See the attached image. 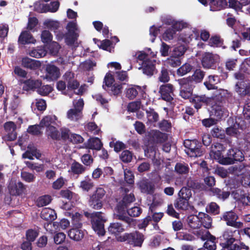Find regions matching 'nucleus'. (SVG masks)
<instances>
[{"instance_id": "nucleus-46", "label": "nucleus", "mask_w": 250, "mask_h": 250, "mask_svg": "<svg viewBox=\"0 0 250 250\" xmlns=\"http://www.w3.org/2000/svg\"><path fill=\"white\" fill-rule=\"evenodd\" d=\"M192 69V66L189 63H186L180 67L177 71L178 76H184L189 72Z\"/></svg>"}, {"instance_id": "nucleus-28", "label": "nucleus", "mask_w": 250, "mask_h": 250, "mask_svg": "<svg viewBox=\"0 0 250 250\" xmlns=\"http://www.w3.org/2000/svg\"><path fill=\"white\" fill-rule=\"evenodd\" d=\"M180 87L187 88L188 89L193 90L196 84L190 77L179 79L177 80Z\"/></svg>"}, {"instance_id": "nucleus-47", "label": "nucleus", "mask_w": 250, "mask_h": 250, "mask_svg": "<svg viewBox=\"0 0 250 250\" xmlns=\"http://www.w3.org/2000/svg\"><path fill=\"white\" fill-rule=\"evenodd\" d=\"M115 80L113 75L110 73H106L104 78V84L103 85V88L105 89L107 87H110V86L113 84Z\"/></svg>"}, {"instance_id": "nucleus-58", "label": "nucleus", "mask_w": 250, "mask_h": 250, "mask_svg": "<svg viewBox=\"0 0 250 250\" xmlns=\"http://www.w3.org/2000/svg\"><path fill=\"white\" fill-rule=\"evenodd\" d=\"M142 212V209L139 207H134L129 209H126V213L133 217L139 216Z\"/></svg>"}, {"instance_id": "nucleus-48", "label": "nucleus", "mask_w": 250, "mask_h": 250, "mask_svg": "<svg viewBox=\"0 0 250 250\" xmlns=\"http://www.w3.org/2000/svg\"><path fill=\"white\" fill-rule=\"evenodd\" d=\"M60 3L58 1H52L50 4L43 5L45 12H56L59 9Z\"/></svg>"}, {"instance_id": "nucleus-26", "label": "nucleus", "mask_w": 250, "mask_h": 250, "mask_svg": "<svg viewBox=\"0 0 250 250\" xmlns=\"http://www.w3.org/2000/svg\"><path fill=\"white\" fill-rule=\"evenodd\" d=\"M189 169L188 165L185 162H178L174 167V172L178 175H187Z\"/></svg>"}, {"instance_id": "nucleus-19", "label": "nucleus", "mask_w": 250, "mask_h": 250, "mask_svg": "<svg viewBox=\"0 0 250 250\" xmlns=\"http://www.w3.org/2000/svg\"><path fill=\"white\" fill-rule=\"evenodd\" d=\"M23 89L24 90L28 91L38 89L42 84V82L41 80L33 79L32 78L25 80L23 82Z\"/></svg>"}, {"instance_id": "nucleus-9", "label": "nucleus", "mask_w": 250, "mask_h": 250, "mask_svg": "<svg viewBox=\"0 0 250 250\" xmlns=\"http://www.w3.org/2000/svg\"><path fill=\"white\" fill-rule=\"evenodd\" d=\"M238 219L237 214L232 210L226 211L220 216V220L226 222L227 226L240 229L243 227V223L237 221Z\"/></svg>"}, {"instance_id": "nucleus-11", "label": "nucleus", "mask_w": 250, "mask_h": 250, "mask_svg": "<svg viewBox=\"0 0 250 250\" xmlns=\"http://www.w3.org/2000/svg\"><path fill=\"white\" fill-rule=\"evenodd\" d=\"M244 160V155L242 151L237 148H233L228 150L226 159L223 163L230 165L235 162H242Z\"/></svg>"}, {"instance_id": "nucleus-27", "label": "nucleus", "mask_w": 250, "mask_h": 250, "mask_svg": "<svg viewBox=\"0 0 250 250\" xmlns=\"http://www.w3.org/2000/svg\"><path fill=\"white\" fill-rule=\"evenodd\" d=\"M198 217H199L201 225H203L206 229H209L211 227L212 218L208 214L200 212L198 213Z\"/></svg>"}, {"instance_id": "nucleus-4", "label": "nucleus", "mask_w": 250, "mask_h": 250, "mask_svg": "<svg viewBox=\"0 0 250 250\" xmlns=\"http://www.w3.org/2000/svg\"><path fill=\"white\" fill-rule=\"evenodd\" d=\"M118 241L126 242L127 244L135 247H141L144 241V235L138 231L125 233L117 237Z\"/></svg>"}, {"instance_id": "nucleus-20", "label": "nucleus", "mask_w": 250, "mask_h": 250, "mask_svg": "<svg viewBox=\"0 0 250 250\" xmlns=\"http://www.w3.org/2000/svg\"><path fill=\"white\" fill-rule=\"evenodd\" d=\"M21 64L24 67L29 68L31 70L38 69L41 65L40 61L28 57L22 58Z\"/></svg>"}, {"instance_id": "nucleus-57", "label": "nucleus", "mask_w": 250, "mask_h": 250, "mask_svg": "<svg viewBox=\"0 0 250 250\" xmlns=\"http://www.w3.org/2000/svg\"><path fill=\"white\" fill-rule=\"evenodd\" d=\"M46 54V51L42 48L33 49L29 53L30 56L36 58H40L44 57L45 56Z\"/></svg>"}, {"instance_id": "nucleus-53", "label": "nucleus", "mask_w": 250, "mask_h": 250, "mask_svg": "<svg viewBox=\"0 0 250 250\" xmlns=\"http://www.w3.org/2000/svg\"><path fill=\"white\" fill-rule=\"evenodd\" d=\"M60 195L62 198L70 201L71 199H76L77 197V195L69 189L62 190L60 192Z\"/></svg>"}, {"instance_id": "nucleus-51", "label": "nucleus", "mask_w": 250, "mask_h": 250, "mask_svg": "<svg viewBox=\"0 0 250 250\" xmlns=\"http://www.w3.org/2000/svg\"><path fill=\"white\" fill-rule=\"evenodd\" d=\"M136 61L139 63V65L141 66L143 63L145 62L146 61H150L148 55L144 51H141L138 53H136Z\"/></svg>"}, {"instance_id": "nucleus-22", "label": "nucleus", "mask_w": 250, "mask_h": 250, "mask_svg": "<svg viewBox=\"0 0 250 250\" xmlns=\"http://www.w3.org/2000/svg\"><path fill=\"white\" fill-rule=\"evenodd\" d=\"M234 198L245 206H250V195L244 191L237 190L234 194Z\"/></svg>"}, {"instance_id": "nucleus-55", "label": "nucleus", "mask_w": 250, "mask_h": 250, "mask_svg": "<svg viewBox=\"0 0 250 250\" xmlns=\"http://www.w3.org/2000/svg\"><path fill=\"white\" fill-rule=\"evenodd\" d=\"M167 63L171 67H175L181 65V61L179 57L172 55L167 59Z\"/></svg>"}, {"instance_id": "nucleus-12", "label": "nucleus", "mask_w": 250, "mask_h": 250, "mask_svg": "<svg viewBox=\"0 0 250 250\" xmlns=\"http://www.w3.org/2000/svg\"><path fill=\"white\" fill-rule=\"evenodd\" d=\"M73 104L74 108H71L68 110L67 117L71 120L78 121L82 117L84 102L83 99H80Z\"/></svg>"}, {"instance_id": "nucleus-31", "label": "nucleus", "mask_w": 250, "mask_h": 250, "mask_svg": "<svg viewBox=\"0 0 250 250\" xmlns=\"http://www.w3.org/2000/svg\"><path fill=\"white\" fill-rule=\"evenodd\" d=\"M70 169L73 175H78L83 174L87 169L85 166L76 161L71 164Z\"/></svg>"}, {"instance_id": "nucleus-61", "label": "nucleus", "mask_w": 250, "mask_h": 250, "mask_svg": "<svg viewBox=\"0 0 250 250\" xmlns=\"http://www.w3.org/2000/svg\"><path fill=\"white\" fill-rule=\"evenodd\" d=\"M53 89L52 86L50 85H45L39 87L37 89V92L41 95L44 96H47L52 91Z\"/></svg>"}, {"instance_id": "nucleus-23", "label": "nucleus", "mask_w": 250, "mask_h": 250, "mask_svg": "<svg viewBox=\"0 0 250 250\" xmlns=\"http://www.w3.org/2000/svg\"><path fill=\"white\" fill-rule=\"evenodd\" d=\"M141 192L147 194H151L154 191V186L146 180L142 181L138 184Z\"/></svg>"}, {"instance_id": "nucleus-42", "label": "nucleus", "mask_w": 250, "mask_h": 250, "mask_svg": "<svg viewBox=\"0 0 250 250\" xmlns=\"http://www.w3.org/2000/svg\"><path fill=\"white\" fill-rule=\"evenodd\" d=\"M205 76V72L201 69H196L193 75L190 77L195 83H200L202 81Z\"/></svg>"}, {"instance_id": "nucleus-49", "label": "nucleus", "mask_w": 250, "mask_h": 250, "mask_svg": "<svg viewBox=\"0 0 250 250\" xmlns=\"http://www.w3.org/2000/svg\"><path fill=\"white\" fill-rule=\"evenodd\" d=\"M83 216L78 212L75 213L72 217V224L76 228H81L82 226V218Z\"/></svg>"}, {"instance_id": "nucleus-44", "label": "nucleus", "mask_w": 250, "mask_h": 250, "mask_svg": "<svg viewBox=\"0 0 250 250\" xmlns=\"http://www.w3.org/2000/svg\"><path fill=\"white\" fill-rule=\"evenodd\" d=\"M48 136L52 140L59 141L61 140L60 133L57 128L54 126H50L49 129H47Z\"/></svg>"}, {"instance_id": "nucleus-54", "label": "nucleus", "mask_w": 250, "mask_h": 250, "mask_svg": "<svg viewBox=\"0 0 250 250\" xmlns=\"http://www.w3.org/2000/svg\"><path fill=\"white\" fill-rule=\"evenodd\" d=\"M210 5L215 6L218 10L225 8L228 7L227 0H210Z\"/></svg>"}, {"instance_id": "nucleus-16", "label": "nucleus", "mask_w": 250, "mask_h": 250, "mask_svg": "<svg viewBox=\"0 0 250 250\" xmlns=\"http://www.w3.org/2000/svg\"><path fill=\"white\" fill-rule=\"evenodd\" d=\"M8 189L10 195L17 196L22 194L25 189V187L21 182H19L17 183L11 182L8 186Z\"/></svg>"}, {"instance_id": "nucleus-5", "label": "nucleus", "mask_w": 250, "mask_h": 250, "mask_svg": "<svg viewBox=\"0 0 250 250\" xmlns=\"http://www.w3.org/2000/svg\"><path fill=\"white\" fill-rule=\"evenodd\" d=\"M191 195L190 189L186 187H183L179 191L178 197L174 201L175 208L177 210L188 209L189 206L188 201Z\"/></svg>"}, {"instance_id": "nucleus-33", "label": "nucleus", "mask_w": 250, "mask_h": 250, "mask_svg": "<svg viewBox=\"0 0 250 250\" xmlns=\"http://www.w3.org/2000/svg\"><path fill=\"white\" fill-rule=\"evenodd\" d=\"M210 191L212 193L214 196L223 200L228 198L230 195L229 191L224 190V189H221L217 188H211Z\"/></svg>"}, {"instance_id": "nucleus-2", "label": "nucleus", "mask_w": 250, "mask_h": 250, "mask_svg": "<svg viewBox=\"0 0 250 250\" xmlns=\"http://www.w3.org/2000/svg\"><path fill=\"white\" fill-rule=\"evenodd\" d=\"M135 201V197L133 193L125 194L116 206V214H115V218L129 225L133 219L126 215V211L128 206Z\"/></svg>"}, {"instance_id": "nucleus-56", "label": "nucleus", "mask_w": 250, "mask_h": 250, "mask_svg": "<svg viewBox=\"0 0 250 250\" xmlns=\"http://www.w3.org/2000/svg\"><path fill=\"white\" fill-rule=\"evenodd\" d=\"M109 146L111 147H114V150L116 152H119L126 148V145L122 142L118 141L116 142H111L109 143Z\"/></svg>"}, {"instance_id": "nucleus-29", "label": "nucleus", "mask_w": 250, "mask_h": 250, "mask_svg": "<svg viewBox=\"0 0 250 250\" xmlns=\"http://www.w3.org/2000/svg\"><path fill=\"white\" fill-rule=\"evenodd\" d=\"M108 231L115 235H117L125 230L124 226L119 222L111 223L108 228Z\"/></svg>"}, {"instance_id": "nucleus-32", "label": "nucleus", "mask_w": 250, "mask_h": 250, "mask_svg": "<svg viewBox=\"0 0 250 250\" xmlns=\"http://www.w3.org/2000/svg\"><path fill=\"white\" fill-rule=\"evenodd\" d=\"M94 187V182L89 175L84 177V179L81 181L79 187L83 190L88 192Z\"/></svg>"}, {"instance_id": "nucleus-38", "label": "nucleus", "mask_w": 250, "mask_h": 250, "mask_svg": "<svg viewBox=\"0 0 250 250\" xmlns=\"http://www.w3.org/2000/svg\"><path fill=\"white\" fill-rule=\"evenodd\" d=\"M141 87L140 86H134L126 89V97L129 100L135 99L138 94V90H140Z\"/></svg>"}, {"instance_id": "nucleus-10", "label": "nucleus", "mask_w": 250, "mask_h": 250, "mask_svg": "<svg viewBox=\"0 0 250 250\" xmlns=\"http://www.w3.org/2000/svg\"><path fill=\"white\" fill-rule=\"evenodd\" d=\"M219 61V57L218 55L206 52L202 55L201 64L205 68L215 69Z\"/></svg>"}, {"instance_id": "nucleus-39", "label": "nucleus", "mask_w": 250, "mask_h": 250, "mask_svg": "<svg viewBox=\"0 0 250 250\" xmlns=\"http://www.w3.org/2000/svg\"><path fill=\"white\" fill-rule=\"evenodd\" d=\"M122 89V85L121 83L119 84L115 83L112 84V86H110V87H107L104 90L106 91L110 96H117L121 93Z\"/></svg>"}, {"instance_id": "nucleus-60", "label": "nucleus", "mask_w": 250, "mask_h": 250, "mask_svg": "<svg viewBox=\"0 0 250 250\" xmlns=\"http://www.w3.org/2000/svg\"><path fill=\"white\" fill-rule=\"evenodd\" d=\"M41 128L40 124L29 125L27 129V132L33 135L39 136L42 134Z\"/></svg>"}, {"instance_id": "nucleus-15", "label": "nucleus", "mask_w": 250, "mask_h": 250, "mask_svg": "<svg viewBox=\"0 0 250 250\" xmlns=\"http://www.w3.org/2000/svg\"><path fill=\"white\" fill-rule=\"evenodd\" d=\"M45 71V78L48 80H57L61 75L60 69L54 64H47Z\"/></svg>"}, {"instance_id": "nucleus-37", "label": "nucleus", "mask_w": 250, "mask_h": 250, "mask_svg": "<svg viewBox=\"0 0 250 250\" xmlns=\"http://www.w3.org/2000/svg\"><path fill=\"white\" fill-rule=\"evenodd\" d=\"M158 80L159 82L167 83L170 80L169 71L165 67H162L158 74Z\"/></svg>"}, {"instance_id": "nucleus-36", "label": "nucleus", "mask_w": 250, "mask_h": 250, "mask_svg": "<svg viewBox=\"0 0 250 250\" xmlns=\"http://www.w3.org/2000/svg\"><path fill=\"white\" fill-rule=\"evenodd\" d=\"M210 135L213 137L220 140L225 138L226 134L225 130L222 127L215 126L210 130Z\"/></svg>"}, {"instance_id": "nucleus-62", "label": "nucleus", "mask_w": 250, "mask_h": 250, "mask_svg": "<svg viewBox=\"0 0 250 250\" xmlns=\"http://www.w3.org/2000/svg\"><path fill=\"white\" fill-rule=\"evenodd\" d=\"M44 25L51 31L56 32V30H58L60 26V23L57 21L48 20L45 21Z\"/></svg>"}, {"instance_id": "nucleus-21", "label": "nucleus", "mask_w": 250, "mask_h": 250, "mask_svg": "<svg viewBox=\"0 0 250 250\" xmlns=\"http://www.w3.org/2000/svg\"><path fill=\"white\" fill-rule=\"evenodd\" d=\"M41 217L42 219L50 223L57 218V214L54 209L45 208L42 210Z\"/></svg>"}, {"instance_id": "nucleus-14", "label": "nucleus", "mask_w": 250, "mask_h": 250, "mask_svg": "<svg viewBox=\"0 0 250 250\" xmlns=\"http://www.w3.org/2000/svg\"><path fill=\"white\" fill-rule=\"evenodd\" d=\"M174 87L170 83H166L160 86L159 93L161 94V98L167 102H171L173 98Z\"/></svg>"}, {"instance_id": "nucleus-63", "label": "nucleus", "mask_w": 250, "mask_h": 250, "mask_svg": "<svg viewBox=\"0 0 250 250\" xmlns=\"http://www.w3.org/2000/svg\"><path fill=\"white\" fill-rule=\"evenodd\" d=\"M53 39V36L48 30H43L41 34L42 41L44 43H49L51 42Z\"/></svg>"}, {"instance_id": "nucleus-6", "label": "nucleus", "mask_w": 250, "mask_h": 250, "mask_svg": "<svg viewBox=\"0 0 250 250\" xmlns=\"http://www.w3.org/2000/svg\"><path fill=\"white\" fill-rule=\"evenodd\" d=\"M184 145L186 153L191 157H200L204 154L205 150L202 148L201 143L196 139L185 140Z\"/></svg>"}, {"instance_id": "nucleus-25", "label": "nucleus", "mask_w": 250, "mask_h": 250, "mask_svg": "<svg viewBox=\"0 0 250 250\" xmlns=\"http://www.w3.org/2000/svg\"><path fill=\"white\" fill-rule=\"evenodd\" d=\"M103 145L101 140L97 137H95L88 140L86 144V147L89 149L100 150L103 147Z\"/></svg>"}, {"instance_id": "nucleus-1", "label": "nucleus", "mask_w": 250, "mask_h": 250, "mask_svg": "<svg viewBox=\"0 0 250 250\" xmlns=\"http://www.w3.org/2000/svg\"><path fill=\"white\" fill-rule=\"evenodd\" d=\"M236 231H225L222 235L218 238L219 244L221 247L220 250H249V247L240 241L235 236Z\"/></svg>"}, {"instance_id": "nucleus-17", "label": "nucleus", "mask_w": 250, "mask_h": 250, "mask_svg": "<svg viewBox=\"0 0 250 250\" xmlns=\"http://www.w3.org/2000/svg\"><path fill=\"white\" fill-rule=\"evenodd\" d=\"M155 61H153L151 60L146 61L138 68L139 69H142L144 74L149 77L151 76L154 74L155 71Z\"/></svg>"}, {"instance_id": "nucleus-43", "label": "nucleus", "mask_w": 250, "mask_h": 250, "mask_svg": "<svg viewBox=\"0 0 250 250\" xmlns=\"http://www.w3.org/2000/svg\"><path fill=\"white\" fill-rule=\"evenodd\" d=\"M52 201V197L49 195H45L40 196L37 200V206L38 207H42L48 205Z\"/></svg>"}, {"instance_id": "nucleus-64", "label": "nucleus", "mask_w": 250, "mask_h": 250, "mask_svg": "<svg viewBox=\"0 0 250 250\" xmlns=\"http://www.w3.org/2000/svg\"><path fill=\"white\" fill-rule=\"evenodd\" d=\"M180 95L184 99H189L191 98L193 90L188 89L187 88L180 86Z\"/></svg>"}, {"instance_id": "nucleus-30", "label": "nucleus", "mask_w": 250, "mask_h": 250, "mask_svg": "<svg viewBox=\"0 0 250 250\" xmlns=\"http://www.w3.org/2000/svg\"><path fill=\"white\" fill-rule=\"evenodd\" d=\"M79 229L75 228L68 231V236L70 239L78 241L83 238L84 232Z\"/></svg>"}, {"instance_id": "nucleus-24", "label": "nucleus", "mask_w": 250, "mask_h": 250, "mask_svg": "<svg viewBox=\"0 0 250 250\" xmlns=\"http://www.w3.org/2000/svg\"><path fill=\"white\" fill-rule=\"evenodd\" d=\"M151 135L152 140L156 144L164 143L168 138L167 134L158 130L152 131Z\"/></svg>"}, {"instance_id": "nucleus-3", "label": "nucleus", "mask_w": 250, "mask_h": 250, "mask_svg": "<svg viewBox=\"0 0 250 250\" xmlns=\"http://www.w3.org/2000/svg\"><path fill=\"white\" fill-rule=\"evenodd\" d=\"M85 217L90 219L92 228L99 235L103 236L105 234L104 223L106 219L104 216V213L101 211H94L90 213L84 212Z\"/></svg>"}, {"instance_id": "nucleus-50", "label": "nucleus", "mask_w": 250, "mask_h": 250, "mask_svg": "<svg viewBox=\"0 0 250 250\" xmlns=\"http://www.w3.org/2000/svg\"><path fill=\"white\" fill-rule=\"evenodd\" d=\"M25 164L29 168L36 170L37 172H42L44 170V165L43 164L33 163L29 161L25 162Z\"/></svg>"}, {"instance_id": "nucleus-8", "label": "nucleus", "mask_w": 250, "mask_h": 250, "mask_svg": "<svg viewBox=\"0 0 250 250\" xmlns=\"http://www.w3.org/2000/svg\"><path fill=\"white\" fill-rule=\"evenodd\" d=\"M106 193L102 188H97L95 192L90 196L89 200V206L94 209H100L103 206V200Z\"/></svg>"}, {"instance_id": "nucleus-40", "label": "nucleus", "mask_w": 250, "mask_h": 250, "mask_svg": "<svg viewBox=\"0 0 250 250\" xmlns=\"http://www.w3.org/2000/svg\"><path fill=\"white\" fill-rule=\"evenodd\" d=\"M198 215H190L188 217V223L189 227L193 229L200 228L201 223Z\"/></svg>"}, {"instance_id": "nucleus-35", "label": "nucleus", "mask_w": 250, "mask_h": 250, "mask_svg": "<svg viewBox=\"0 0 250 250\" xmlns=\"http://www.w3.org/2000/svg\"><path fill=\"white\" fill-rule=\"evenodd\" d=\"M223 43L224 40L219 35L212 36L208 41V44L211 47H222L223 48H226L225 46H223Z\"/></svg>"}, {"instance_id": "nucleus-7", "label": "nucleus", "mask_w": 250, "mask_h": 250, "mask_svg": "<svg viewBox=\"0 0 250 250\" xmlns=\"http://www.w3.org/2000/svg\"><path fill=\"white\" fill-rule=\"evenodd\" d=\"M211 104L210 116L215 117L216 120L219 121L227 117L229 112L223 105L222 101L212 100Z\"/></svg>"}, {"instance_id": "nucleus-52", "label": "nucleus", "mask_w": 250, "mask_h": 250, "mask_svg": "<svg viewBox=\"0 0 250 250\" xmlns=\"http://www.w3.org/2000/svg\"><path fill=\"white\" fill-rule=\"evenodd\" d=\"M220 207L215 202H211L207 208V211L208 213L213 215H217L220 213Z\"/></svg>"}, {"instance_id": "nucleus-59", "label": "nucleus", "mask_w": 250, "mask_h": 250, "mask_svg": "<svg viewBox=\"0 0 250 250\" xmlns=\"http://www.w3.org/2000/svg\"><path fill=\"white\" fill-rule=\"evenodd\" d=\"M146 115L148 120L150 122L155 123L159 120V115L153 109H150L149 110L146 111Z\"/></svg>"}, {"instance_id": "nucleus-18", "label": "nucleus", "mask_w": 250, "mask_h": 250, "mask_svg": "<svg viewBox=\"0 0 250 250\" xmlns=\"http://www.w3.org/2000/svg\"><path fill=\"white\" fill-rule=\"evenodd\" d=\"M36 41L30 32L26 30L22 31L18 38V42L21 45L35 43Z\"/></svg>"}, {"instance_id": "nucleus-45", "label": "nucleus", "mask_w": 250, "mask_h": 250, "mask_svg": "<svg viewBox=\"0 0 250 250\" xmlns=\"http://www.w3.org/2000/svg\"><path fill=\"white\" fill-rule=\"evenodd\" d=\"M133 153L128 150H124L120 155V159L124 163H128L132 161Z\"/></svg>"}, {"instance_id": "nucleus-41", "label": "nucleus", "mask_w": 250, "mask_h": 250, "mask_svg": "<svg viewBox=\"0 0 250 250\" xmlns=\"http://www.w3.org/2000/svg\"><path fill=\"white\" fill-rule=\"evenodd\" d=\"M210 155L214 159L217 160L220 164L222 165H227V164L223 163L225 159H226V157H224V156L222 155L221 151L219 150H211L210 152Z\"/></svg>"}, {"instance_id": "nucleus-34", "label": "nucleus", "mask_w": 250, "mask_h": 250, "mask_svg": "<svg viewBox=\"0 0 250 250\" xmlns=\"http://www.w3.org/2000/svg\"><path fill=\"white\" fill-rule=\"evenodd\" d=\"M65 35V42L69 46L73 45L79 37V34L76 32H67Z\"/></svg>"}, {"instance_id": "nucleus-13", "label": "nucleus", "mask_w": 250, "mask_h": 250, "mask_svg": "<svg viewBox=\"0 0 250 250\" xmlns=\"http://www.w3.org/2000/svg\"><path fill=\"white\" fill-rule=\"evenodd\" d=\"M190 99V102L197 110L201 108L203 105H208L212 101L211 98L208 97L205 95H194Z\"/></svg>"}]
</instances>
